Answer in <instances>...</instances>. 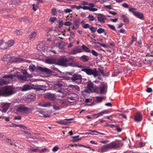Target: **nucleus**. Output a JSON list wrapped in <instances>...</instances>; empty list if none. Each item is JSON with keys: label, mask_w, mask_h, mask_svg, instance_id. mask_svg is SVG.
Masks as SVG:
<instances>
[{"label": "nucleus", "mask_w": 153, "mask_h": 153, "mask_svg": "<svg viewBox=\"0 0 153 153\" xmlns=\"http://www.w3.org/2000/svg\"><path fill=\"white\" fill-rule=\"evenodd\" d=\"M71 78L72 82L77 84H80L82 81L81 75L78 74H74Z\"/></svg>", "instance_id": "6e6552de"}, {"label": "nucleus", "mask_w": 153, "mask_h": 153, "mask_svg": "<svg viewBox=\"0 0 153 153\" xmlns=\"http://www.w3.org/2000/svg\"><path fill=\"white\" fill-rule=\"evenodd\" d=\"M48 151V149L47 148H45L41 150H39L38 152H45Z\"/></svg>", "instance_id": "09e8293b"}, {"label": "nucleus", "mask_w": 153, "mask_h": 153, "mask_svg": "<svg viewBox=\"0 0 153 153\" xmlns=\"http://www.w3.org/2000/svg\"><path fill=\"white\" fill-rule=\"evenodd\" d=\"M31 89V86L29 85H24L22 88V91H25L29 90Z\"/></svg>", "instance_id": "412c9836"}, {"label": "nucleus", "mask_w": 153, "mask_h": 153, "mask_svg": "<svg viewBox=\"0 0 153 153\" xmlns=\"http://www.w3.org/2000/svg\"><path fill=\"white\" fill-rule=\"evenodd\" d=\"M14 41L13 40H9L7 42V47L12 46L14 44Z\"/></svg>", "instance_id": "bb28decb"}, {"label": "nucleus", "mask_w": 153, "mask_h": 153, "mask_svg": "<svg viewBox=\"0 0 153 153\" xmlns=\"http://www.w3.org/2000/svg\"><path fill=\"white\" fill-rule=\"evenodd\" d=\"M122 6L125 8H128L129 5L126 3H123L122 5Z\"/></svg>", "instance_id": "0e129e2a"}, {"label": "nucleus", "mask_w": 153, "mask_h": 153, "mask_svg": "<svg viewBox=\"0 0 153 153\" xmlns=\"http://www.w3.org/2000/svg\"><path fill=\"white\" fill-rule=\"evenodd\" d=\"M95 98L96 99L97 102L99 103L101 102L105 98L104 97H96Z\"/></svg>", "instance_id": "b1692460"}, {"label": "nucleus", "mask_w": 153, "mask_h": 153, "mask_svg": "<svg viewBox=\"0 0 153 153\" xmlns=\"http://www.w3.org/2000/svg\"><path fill=\"white\" fill-rule=\"evenodd\" d=\"M121 18L123 19V21L126 23H128L129 22L128 18L125 15L123 14L121 16Z\"/></svg>", "instance_id": "393cba45"}, {"label": "nucleus", "mask_w": 153, "mask_h": 153, "mask_svg": "<svg viewBox=\"0 0 153 153\" xmlns=\"http://www.w3.org/2000/svg\"><path fill=\"white\" fill-rule=\"evenodd\" d=\"M36 67L34 65H31L29 66V69L30 70L33 71H34Z\"/></svg>", "instance_id": "2f4dec72"}, {"label": "nucleus", "mask_w": 153, "mask_h": 153, "mask_svg": "<svg viewBox=\"0 0 153 153\" xmlns=\"http://www.w3.org/2000/svg\"><path fill=\"white\" fill-rule=\"evenodd\" d=\"M90 26H91L89 24H86L83 25V27L84 28L87 29V28H89L90 27Z\"/></svg>", "instance_id": "3c124183"}, {"label": "nucleus", "mask_w": 153, "mask_h": 153, "mask_svg": "<svg viewBox=\"0 0 153 153\" xmlns=\"http://www.w3.org/2000/svg\"><path fill=\"white\" fill-rule=\"evenodd\" d=\"M73 8H76L77 10H79L80 9L81 6H76V5H73L72 7Z\"/></svg>", "instance_id": "8fccbe9b"}, {"label": "nucleus", "mask_w": 153, "mask_h": 153, "mask_svg": "<svg viewBox=\"0 0 153 153\" xmlns=\"http://www.w3.org/2000/svg\"><path fill=\"white\" fill-rule=\"evenodd\" d=\"M74 96H75L74 97L73 96H71V97H70L69 98H68V101L69 102H70L71 103H72L73 102L72 101H71L70 100H74V101H75V99H74V98H76L77 97V95L76 94H74Z\"/></svg>", "instance_id": "cd10ccee"}, {"label": "nucleus", "mask_w": 153, "mask_h": 153, "mask_svg": "<svg viewBox=\"0 0 153 153\" xmlns=\"http://www.w3.org/2000/svg\"><path fill=\"white\" fill-rule=\"evenodd\" d=\"M56 20V18L54 17H51L49 20V21L52 23H53Z\"/></svg>", "instance_id": "ea45409f"}, {"label": "nucleus", "mask_w": 153, "mask_h": 153, "mask_svg": "<svg viewBox=\"0 0 153 153\" xmlns=\"http://www.w3.org/2000/svg\"><path fill=\"white\" fill-rule=\"evenodd\" d=\"M37 35L36 33L35 32H32L30 35V38L31 39L32 38H34Z\"/></svg>", "instance_id": "c9c22d12"}, {"label": "nucleus", "mask_w": 153, "mask_h": 153, "mask_svg": "<svg viewBox=\"0 0 153 153\" xmlns=\"http://www.w3.org/2000/svg\"><path fill=\"white\" fill-rule=\"evenodd\" d=\"M3 40L1 39L0 40V48L2 49H6L7 48L6 42H3Z\"/></svg>", "instance_id": "a211bd4d"}, {"label": "nucleus", "mask_w": 153, "mask_h": 153, "mask_svg": "<svg viewBox=\"0 0 153 153\" xmlns=\"http://www.w3.org/2000/svg\"><path fill=\"white\" fill-rule=\"evenodd\" d=\"M79 135L74 137H72V138L75 141H80L81 140L80 138H78L79 137Z\"/></svg>", "instance_id": "58836bf2"}, {"label": "nucleus", "mask_w": 153, "mask_h": 153, "mask_svg": "<svg viewBox=\"0 0 153 153\" xmlns=\"http://www.w3.org/2000/svg\"><path fill=\"white\" fill-rule=\"evenodd\" d=\"M81 8H80V9L82 8L83 10H90V7H89L88 6H84L82 7V6H81Z\"/></svg>", "instance_id": "6e6d98bb"}, {"label": "nucleus", "mask_w": 153, "mask_h": 153, "mask_svg": "<svg viewBox=\"0 0 153 153\" xmlns=\"http://www.w3.org/2000/svg\"><path fill=\"white\" fill-rule=\"evenodd\" d=\"M88 18H89L90 21H92L94 20V16L91 14L88 15Z\"/></svg>", "instance_id": "79ce46f5"}, {"label": "nucleus", "mask_w": 153, "mask_h": 153, "mask_svg": "<svg viewBox=\"0 0 153 153\" xmlns=\"http://www.w3.org/2000/svg\"><path fill=\"white\" fill-rule=\"evenodd\" d=\"M121 146V145L119 140H116L113 141L109 143L103 145L101 148V153H104L107 152L108 149H116L120 148Z\"/></svg>", "instance_id": "7ed1b4c3"}, {"label": "nucleus", "mask_w": 153, "mask_h": 153, "mask_svg": "<svg viewBox=\"0 0 153 153\" xmlns=\"http://www.w3.org/2000/svg\"><path fill=\"white\" fill-rule=\"evenodd\" d=\"M74 59V56H70L68 58L64 57L58 59L57 64L64 67L71 66L80 68L82 67V66L79 65Z\"/></svg>", "instance_id": "f257e3e1"}, {"label": "nucleus", "mask_w": 153, "mask_h": 153, "mask_svg": "<svg viewBox=\"0 0 153 153\" xmlns=\"http://www.w3.org/2000/svg\"><path fill=\"white\" fill-rule=\"evenodd\" d=\"M91 53L93 55L95 56H97L98 55L97 53L94 50H92Z\"/></svg>", "instance_id": "c03bdc74"}, {"label": "nucleus", "mask_w": 153, "mask_h": 153, "mask_svg": "<svg viewBox=\"0 0 153 153\" xmlns=\"http://www.w3.org/2000/svg\"><path fill=\"white\" fill-rule=\"evenodd\" d=\"M46 62L49 64H53L55 63V61L53 59H47L46 60Z\"/></svg>", "instance_id": "5701e85b"}, {"label": "nucleus", "mask_w": 153, "mask_h": 153, "mask_svg": "<svg viewBox=\"0 0 153 153\" xmlns=\"http://www.w3.org/2000/svg\"><path fill=\"white\" fill-rule=\"evenodd\" d=\"M64 42L61 40H60L58 42V46L59 48H62L63 47Z\"/></svg>", "instance_id": "c756f323"}, {"label": "nucleus", "mask_w": 153, "mask_h": 153, "mask_svg": "<svg viewBox=\"0 0 153 153\" xmlns=\"http://www.w3.org/2000/svg\"><path fill=\"white\" fill-rule=\"evenodd\" d=\"M105 31V30L104 29L101 28H99L97 30V33L99 34H101L103 33H104Z\"/></svg>", "instance_id": "7c9ffc66"}, {"label": "nucleus", "mask_w": 153, "mask_h": 153, "mask_svg": "<svg viewBox=\"0 0 153 153\" xmlns=\"http://www.w3.org/2000/svg\"><path fill=\"white\" fill-rule=\"evenodd\" d=\"M17 112L22 114H28L31 111V108L26 107L23 105H21L17 107L16 109Z\"/></svg>", "instance_id": "423d86ee"}, {"label": "nucleus", "mask_w": 153, "mask_h": 153, "mask_svg": "<svg viewBox=\"0 0 153 153\" xmlns=\"http://www.w3.org/2000/svg\"><path fill=\"white\" fill-rule=\"evenodd\" d=\"M82 48L86 52L88 53L91 52L90 49L84 45H82Z\"/></svg>", "instance_id": "c85d7f7f"}, {"label": "nucleus", "mask_w": 153, "mask_h": 153, "mask_svg": "<svg viewBox=\"0 0 153 153\" xmlns=\"http://www.w3.org/2000/svg\"><path fill=\"white\" fill-rule=\"evenodd\" d=\"M71 22L70 21H68L66 22L64 24L66 26H70L71 24Z\"/></svg>", "instance_id": "bf43d9fd"}, {"label": "nucleus", "mask_w": 153, "mask_h": 153, "mask_svg": "<svg viewBox=\"0 0 153 153\" xmlns=\"http://www.w3.org/2000/svg\"><path fill=\"white\" fill-rule=\"evenodd\" d=\"M44 107H48L51 105V104L50 102H44Z\"/></svg>", "instance_id": "864d4df0"}, {"label": "nucleus", "mask_w": 153, "mask_h": 153, "mask_svg": "<svg viewBox=\"0 0 153 153\" xmlns=\"http://www.w3.org/2000/svg\"><path fill=\"white\" fill-rule=\"evenodd\" d=\"M97 43L99 45L103 47L104 48H106V45L103 44L99 42H97Z\"/></svg>", "instance_id": "774afa93"}, {"label": "nucleus", "mask_w": 153, "mask_h": 153, "mask_svg": "<svg viewBox=\"0 0 153 153\" xmlns=\"http://www.w3.org/2000/svg\"><path fill=\"white\" fill-rule=\"evenodd\" d=\"M129 12L132 13L134 16L141 19H143L144 18L143 13L136 11V9L134 8H130L128 9Z\"/></svg>", "instance_id": "0eeeda50"}, {"label": "nucleus", "mask_w": 153, "mask_h": 153, "mask_svg": "<svg viewBox=\"0 0 153 153\" xmlns=\"http://www.w3.org/2000/svg\"><path fill=\"white\" fill-rule=\"evenodd\" d=\"M51 12L52 13V15L53 16H54L56 15V9H52L51 10Z\"/></svg>", "instance_id": "a18cd8bd"}, {"label": "nucleus", "mask_w": 153, "mask_h": 153, "mask_svg": "<svg viewBox=\"0 0 153 153\" xmlns=\"http://www.w3.org/2000/svg\"><path fill=\"white\" fill-rule=\"evenodd\" d=\"M51 68L54 70L55 71L61 73V71L58 68L54 66L52 67H51Z\"/></svg>", "instance_id": "49530a36"}, {"label": "nucleus", "mask_w": 153, "mask_h": 153, "mask_svg": "<svg viewBox=\"0 0 153 153\" xmlns=\"http://www.w3.org/2000/svg\"><path fill=\"white\" fill-rule=\"evenodd\" d=\"M107 85H102L100 87H99L100 94H102L104 93L105 90L107 88Z\"/></svg>", "instance_id": "6ab92c4d"}, {"label": "nucleus", "mask_w": 153, "mask_h": 153, "mask_svg": "<svg viewBox=\"0 0 153 153\" xmlns=\"http://www.w3.org/2000/svg\"><path fill=\"white\" fill-rule=\"evenodd\" d=\"M65 85V84L63 81H58L54 84V87L55 89H56L59 88L64 87Z\"/></svg>", "instance_id": "f8f14e48"}, {"label": "nucleus", "mask_w": 153, "mask_h": 153, "mask_svg": "<svg viewBox=\"0 0 153 153\" xmlns=\"http://www.w3.org/2000/svg\"><path fill=\"white\" fill-rule=\"evenodd\" d=\"M45 96L46 98L50 100H53L55 99V94L49 92L46 93Z\"/></svg>", "instance_id": "4468645a"}, {"label": "nucleus", "mask_w": 153, "mask_h": 153, "mask_svg": "<svg viewBox=\"0 0 153 153\" xmlns=\"http://www.w3.org/2000/svg\"><path fill=\"white\" fill-rule=\"evenodd\" d=\"M146 91L148 93H150L152 91V89L151 88H149L147 89Z\"/></svg>", "instance_id": "338daca9"}, {"label": "nucleus", "mask_w": 153, "mask_h": 153, "mask_svg": "<svg viewBox=\"0 0 153 153\" xmlns=\"http://www.w3.org/2000/svg\"><path fill=\"white\" fill-rule=\"evenodd\" d=\"M19 20L20 21H23L26 22L27 21V19L26 18H21L19 19Z\"/></svg>", "instance_id": "13d9d810"}, {"label": "nucleus", "mask_w": 153, "mask_h": 153, "mask_svg": "<svg viewBox=\"0 0 153 153\" xmlns=\"http://www.w3.org/2000/svg\"><path fill=\"white\" fill-rule=\"evenodd\" d=\"M19 127L24 129H27V127L23 125H19Z\"/></svg>", "instance_id": "e2e57ef3"}, {"label": "nucleus", "mask_w": 153, "mask_h": 153, "mask_svg": "<svg viewBox=\"0 0 153 153\" xmlns=\"http://www.w3.org/2000/svg\"><path fill=\"white\" fill-rule=\"evenodd\" d=\"M94 84L90 81L88 82L87 84V88L89 90V92H91L93 90L94 88Z\"/></svg>", "instance_id": "dca6fc26"}, {"label": "nucleus", "mask_w": 153, "mask_h": 153, "mask_svg": "<svg viewBox=\"0 0 153 153\" xmlns=\"http://www.w3.org/2000/svg\"><path fill=\"white\" fill-rule=\"evenodd\" d=\"M107 25H108V26L109 28H110L111 29L114 31H116V29H115V27H114V26H113V25H111L110 24H108Z\"/></svg>", "instance_id": "a19ab883"}, {"label": "nucleus", "mask_w": 153, "mask_h": 153, "mask_svg": "<svg viewBox=\"0 0 153 153\" xmlns=\"http://www.w3.org/2000/svg\"><path fill=\"white\" fill-rule=\"evenodd\" d=\"M98 71H100L102 74L103 76H105V74L104 73V71L103 70L101 69H98Z\"/></svg>", "instance_id": "680f3d73"}, {"label": "nucleus", "mask_w": 153, "mask_h": 153, "mask_svg": "<svg viewBox=\"0 0 153 153\" xmlns=\"http://www.w3.org/2000/svg\"><path fill=\"white\" fill-rule=\"evenodd\" d=\"M74 146H75V147L79 146L80 147H84L87 148H88V149L90 148V147H87L84 145H80V144H75L74 145H72V147H73Z\"/></svg>", "instance_id": "e433bc0d"}, {"label": "nucleus", "mask_w": 153, "mask_h": 153, "mask_svg": "<svg viewBox=\"0 0 153 153\" xmlns=\"http://www.w3.org/2000/svg\"><path fill=\"white\" fill-rule=\"evenodd\" d=\"M108 110L102 111L101 112H99L97 114H96L94 116H96V118L98 117L99 116H102L103 114H108Z\"/></svg>", "instance_id": "4be33fe9"}, {"label": "nucleus", "mask_w": 153, "mask_h": 153, "mask_svg": "<svg viewBox=\"0 0 153 153\" xmlns=\"http://www.w3.org/2000/svg\"><path fill=\"white\" fill-rule=\"evenodd\" d=\"M37 69L42 72L47 74H51L53 73L51 70L46 68H42L40 66H39L37 68Z\"/></svg>", "instance_id": "1a4fd4ad"}, {"label": "nucleus", "mask_w": 153, "mask_h": 153, "mask_svg": "<svg viewBox=\"0 0 153 153\" xmlns=\"http://www.w3.org/2000/svg\"><path fill=\"white\" fill-rule=\"evenodd\" d=\"M60 103L64 105H66L67 104V102L65 100H62L60 101Z\"/></svg>", "instance_id": "052dcab7"}, {"label": "nucleus", "mask_w": 153, "mask_h": 153, "mask_svg": "<svg viewBox=\"0 0 153 153\" xmlns=\"http://www.w3.org/2000/svg\"><path fill=\"white\" fill-rule=\"evenodd\" d=\"M72 11V10L69 9H67L64 10V12L65 13H70Z\"/></svg>", "instance_id": "4d7b16f0"}, {"label": "nucleus", "mask_w": 153, "mask_h": 153, "mask_svg": "<svg viewBox=\"0 0 153 153\" xmlns=\"http://www.w3.org/2000/svg\"><path fill=\"white\" fill-rule=\"evenodd\" d=\"M14 76H17L18 79L21 81H26L27 80V77L22 75L10 74L4 76L2 79H0V86L9 83L10 80Z\"/></svg>", "instance_id": "f03ea898"}, {"label": "nucleus", "mask_w": 153, "mask_h": 153, "mask_svg": "<svg viewBox=\"0 0 153 153\" xmlns=\"http://www.w3.org/2000/svg\"><path fill=\"white\" fill-rule=\"evenodd\" d=\"M19 1L18 0H12L11 3L12 4L16 5L19 4Z\"/></svg>", "instance_id": "72a5a7b5"}, {"label": "nucleus", "mask_w": 153, "mask_h": 153, "mask_svg": "<svg viewBox=\"0 0 153 153\" xmlns=\"http://www.w3.org/2000/svg\"><path fill=\"white\" fill-rule=\"evenodd\" d=\"M74 88L77 90L78 91H79L80 90L79 87L77 85H72Z\"/></svg>", "instance_id": "69168bd1"}, {"label": "nucleus", "mask_w": 153, "mask_h": 153, "mask_svg": "<svg viewBox=\"0 0 153 153\" xmlns=\"http://www.w3.org/2000/svg\"><path fill=\"white\" fill-rule=\"evenodd\" d=\"M44 48V46L42 45V43L38 45L37 47V49L38 50H40Z\"/></svg>", "instance_id": "4c0bfd02"}, {"label": "nucleus", "mask_w": 153, "mask_h": 153, "mask_svg": "<svg viewBox=\"0 0 153 153\" xmlns=\"http://www.w3.org/2000/svg\"><path fill=\"white\" fill-rule=\"evenodd\" d=\"M15 33L17 35H20L22 34V32L20 30L16 29L15 31Z\"/></svg>", "instance_id": "f704fd0d"}, {"label": "nucleus", "mask_w": 153, "mask_h": 153, "mask_svg": "<svg viewBox=\"0 0 153 153\" xmlns=\"http://www.w3.org/2000/svg\"><path fill=\"white\" fill-rule=\"evenodd\" d=\"M79 59L82 61L85 62H87L90 59V58L88 56L83 55L79 58Z\"/></svg>", "instance_id": "aec40b11"}, {"label": "nucleus", "mask_w": 153, "mask_h": 153, "mask_svg": "<svg viewBox=\"0 0 153 153\" xmlns=\"http://www.w3.org/2000/svg\"><path fill=\"white\" fill-rule=\"evenodd\" d=\"M57 92L59 93V94L57 95L58 97H60L61 98H64L65 97V94L63 92L60 90H58Z\"/></svg>", "instance_id": "a878e982"}, {"label": "nucleus", "mask_w": 153, "mask_h": 153, "mask_svg": "<svg viewBox=\"0 0 153 153\" xmlns=\"http://www.w3.org/2000/svg\"><path fill=\"white\" fill-rule=\"evenodd\" d=\"M81 68L82 69L81 71L85 72L88 75H93L95 77L98 75V72L96 68L92 69L89 67L86 66H82Z\"/></svg>", "instance_id": "20e7f679"}, {"label": "nucleus", "mask_w": 153, "mask_h": 153, "mask_svg": "<svg viewBox=\"0 0 153 153\" xmlns=\"http://www.w3.org/2000/svg\"><path fill=\"white\" fill-rule=\"evenodd\" d=\"M89 29L91 31V32L93 33H95L96 31L94 30V27H92V26H90V27L89 28Z\"/></svg>", "instance_id": "603ef678"}, {"label": "nucleus", "mask_w": 153, "mask_h": 153, "mask_svg": "<svg viewBox=\"0 0 153 153\" xmlns=\"http://www.w3.org/2000/svg\"><path fill=\"white\" fill-rule=\"evenodd\" d=\"M142 116L141 113L137 112L134 116L135 121L137 122H140L142 120Z\"/></svg>", "instance_id": "9b49d317"}, {"label": "nucleus", "mask_w": 153, "mask_h": 153, "mask_svg": "<svg viewBox=\"0 0 153 153\" xmlns=\"http://www.w3.org/2000/svg\"><path fill=\"white\" fill-rule=\"evenodd\" d=\"M2 109L1 110H0V111L2 112L6 113L10 106V104L7 103H3L2 104Z\"/></svg>", "instance_id": "9d476101"}, {"label": "nucleus", "mask_w": 153, "mask_h": 153, "mask_svg": "<svg viewBox=\"0 0 153 153\" xmlns=\"http://www.w3.org/2000/svg\"><path fill=\"white\" fill-rule=\"evenodd\" d=\"M72 54H75L76 53L82 52V50L81 48V47L80 46H79L77 47H76L72 50Z\"/></svg>", "instance_id": "ddd939ff"}, {"label": "nucleus", "mask_w": 153, "mask_h": 153, "mask_svg": "<svg viewBox=\"0 0 153 153\" xmlns=\"http://www.w3.org/2000/svg\"><path fill=\"white\" fill-rule=\"evenodd\" d=\"M1 89L3 96H9L13 94L14 93V91L11 86H5L3 87Z\"/></svg>", "instance_id": "39448f33"}, {"label": "nucleus", "mask_w": 153, "mask_h": 153, "mask_svg": "<svg viewBox=\"0 0 153 153\" xmlns=\"http://www.w3.org/2000/svg\"><path fill=\"white\" fill-rule=\"evenodd\" d=\"M46 87L44 85H38L35 88V89L37 91H42L45 92L46 91Z\"/></svg>", "instance_id": "f3484780"}, {"label": "nucleus", "mask_w": 153, "mask_h": 153, "mask_svg": "<svg viewBox=\"0 0 153 153\" xmlns=\"http://www.w3.org/2000/svg\"><path fill=\"white\" fill-rule=\"evenodd\" d=\"M39 150L38 148L35 149L33 148H31L30 149V151L32 152H36L39 151Z\"/></svg>", "instance_id": "de8ad7c7"}, {"label": "nucleus", "mask_w": 153, "mask_h": 153, "mask_svg": "<svg viewBox=\"0 0 153 153\" xmlns=\"http://www.w3.org/2000/svg\"><path fill=\"white\" fill-rule=\"evenodd\" d=\"M59 149V148L57 146L54 147L52 149V150L53 152H56Z\"/></svg>", "instance_id": "5fc2aeb1"}, {"label": "nucleus", "mask_w": 153, "mask_h": 153, "mask_svg": "<svg viewBox=\"0 0 153 153\" xmlns=\"http://www.w3.org/2000/svg\"><path fill=\"white\" fill-rule=\"evenodd\" d=\"M35 97V94H29L27 95V98L30 99H33Z\"/></svg>", "instance_id": "473e14b6"}, {"label": "nucleus", "mask_w": 153, "mask_h": 153, "mask_svg": "<svg viewBox=\"0 0 153 153\" xmlns=\"http://www.w3.org/2000/svg\"><path fill=\"white\" fill-rule=\"evenodd\" d=\"M93 90H94V91L97 93H99V87L97 86H94V87Z\"/></svg>", "instance_id": "37998d69"}, {"label": "nucleus", "mask_w": 153, "mask_h": 153, "mask_svg": "<svg viewBox=\"0 0 153 153\" xmlns=\"http://www.w3.org/2000/svg\"><path fill=\"white\" fill-rule=\"evenodd\" d=\"M98 16H100L97 17L98 21L103 23L105 22V20L106 19V17L104 15L102 14H98Z\"/></svg>", "instance_id": "2eb2a0df"}]
</instances>
